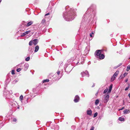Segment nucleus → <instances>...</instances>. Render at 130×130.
<instances>
[{
    "mask_svg": "<svg viewBox=\"0 0 130 130\" xmlns=\"http://www.w3.org/2000/svg\"><path fill=\"white\" fill-rule=\"evenodd\" d=\"M130 112V111L129 110H127V109H125L123 111V113L124 114H127L129 113Z\"/></svg>",
    "mask_w": 130,
    "mask_h": 130,
    "instance_id": "f8f14e48",
    "label": "nucleus"
},
{
    "mask_svg": "<svg viewBox=\"0 0 130 130\" xmlns=\"http://www.w3.org/2000/svg\"><path fill=\"white\" fill-rule=\"evenodd\" d=\"M101 118H102V117H101V116H100V117H99V118H100V119H101Z\"/></svg>",
    "mask_w": 130,
    "mask_h": 130,
    "instance_id": "bf43d9fd",
    "label": "nucleus"
},
{
    "mask_svg": "<svg viewBox=\"0 0 130 130\" xmlns=\"http://www.w3.org/2000/svg\"><path fill=\"white\" fill-rule=\"evenodd\" d=\"M128 96L129 97V98L130 99V93L128 94Z\"/></svg>",
    "mask_w": 130,
    "mask_h": 130,
    "instance_id": "5fc2aeb1",
    "label": "nucleus"
},
{
    "mask_svg": "<svg viewBox=\"0 0 130 130\" xmlns=\"http://www.w3.org/2000/svg\"><path fill=\"white\" fill-rule=\"evenodd\" d=\"M68 68V67H67L66 68V69H65V71H66V72H67L68 73H69V72L71 71L72 70V69L71 68L70 69V70L69 71H66V70H67V69Z\"/></svg>",
    "mask_w": 130,
    "mask_h": 130,
    "instance_id": "7c9ffc66",
    "label": "nucleus"
},
{
    "mask_svg": "<svg viewBox=\"0 0 130 130\" xmlns=\"http://www.w3.org/2000/svg\"><path fill=\"white\" fill-rule=\"evenodd\" d=\"M50 14V13H47L46 14H45V16H46L47 15H48Z\"/></svg>",
    "mask_w": 130,
    "mask_h": 130,
    "instance_id": "603ef678",
    "label": "nucleus"
},
{
    "mask_svg": "<svg viewBox=\"0 0 130 130\" xmlns=\"http://www.w3.org/2000/svg\"><path fill=\"white\" fill-rule=\"evenodd\" d=\"M128 80V79L127 78L125 80V81L126 82H127Z\"/></svg>",
    "mask_w": 130,
    "mask_h": 130,
    "instance_id": "864d4df0",
    "label": "nucleus"
},
{
    "mask_svg": "<svg viewBox=\"0 0 130 130\" xmlns=\"http://www.w3.org/2000/svg\"><path fill=\"white\" fill-rule=\"evenodd\" d=\"M78 63V62H77V64Z\"/></svg>",
    "mask_w": 130,
    "mask_h": 130,
    "instance_id": "0e129e2a",
    "label": "nucleus"
},
{
    "mask_svg": "<svg viewBox=\"0 0 130 130\" xmlns=\"http://www.w3.org/2000/svg\"><path fill=\"white\" fill-rule=\"evenodd\" d=\"M98 112H96L94 114L93 117L94 118H95V117H96L98 115Z\"/></svg>",
    "mask_w": 130,
    "mask_h": 130,
    "instance_id": "c756f323",
    "label": "nucleus"
},
{
    "mask_svg": "<svg viewBox=\"0 0 130 130\" xmlns=\"http://www.w3.org/2000/svg\"><path fill=\"white\" fill-rule=\"evenodd\" d=\"M129 70L127 68V69L126 70V71H127V72L128 71H129Z\"/></svg>",
    "mask_w": 130,
    "mask_h": 130,
    "instance_id": "4d7b16f0",
    "label": "nucleus"
},
{
    "mask_svg": "<svg viewBox=\"0 0 130 130\" xmlns=\"http://www.w3.org/2000/svg\"><path fill=\"white\" fill-rule=\"evenodd\" d=\"M79 100V97L78 95H76L74 100V101L75 103L78 102Z\"/></svg>",
    "mask_w": 130,
    "mask_h": 130,
    "instance_id": "423d86ee",
    "label": "nucleus"
},
{
    "mask_svg": "<svg viewBox=\"0 0 130 130\" xmlns=\"http://www.w3.org/2000/svg\"><path fill=\"white\" fill-rule=\"evenodd\" d=\"M109 96L108 93H107V95L105 97V99L104 101V102L105 103H106L108 101L109 98Z\"/></svg>",
    "mask_w": 130,
    "mask_h": 130,
    "instance_id": "39448f33",
    "label": "nucleus"
},
{
    "mask_svg": "<svg viewBox=\"0 0 130 130\" xmlns=\"http://www.w3.org/2000/svg\"><path fill=\"white\" fill-rule=\"evenodd\" d=\"M59 69H60V68H61V67H62V69H63V67H62V66L63 65V63L62 62H61L59 64ZM61 70H62V69Z\"/></svg>",
    "mask_w": 130,
    "mask_h": 130,
    "instance_id": "f3484780",
    "label": "nucleus"
},
{
    "mask_svg": "<svg viewBox=\"0 0 130 130\" xmlns=\"http://www.w3.org/2000/svg\"><path fill=\"white\" fill-rule=\"evenodd\" d=\"M19 108H20V107H19V106L18 107H17V108L18 109H19Z\"/></svg>",
    "mask_w": 130,
    "mask_h": 130,
    "instance_id": "052dcab7",
    "label": "nucleus"
},
{
    "mask_svg": "<svg viewBox=\"0 0 130 130\" xmlns=\"http://www.w3.org/2000/svg\"><path fill=\"white\" fill-rule=\"evenodd\" d=\"M45 24H43L41 25H40V24L39 25V27H43L45 26Z\"/></svg>",
    "mask_w": 130,
    "mask_h": 130,
    "instance_id": "2f4dec72",
    "label": "nucleus"
},
{
    "mask_svg": "<svg viewBox=\"0 0 130 130\" xmlns=\"http://www.w3.org/2000/svg\"><path fill=\"white\" fill-rule=\"evenodd\" d=\"M98 92H97L95 94V95H96L98 94Z\"/></svg>",
    "mask_w": 130,
    "mask_h": 130,
    "instance_id": "680f3d73",
    "label": "nucleus"
},
{
    "mask_svg": "<svg viewBox=\"0 0 130 130\" xmlns=\"http://www.w3.org/2000/svg\"><path fill=\"white\" fill-rule=\"evenodd\" d=\"M95 7V5L93 4L86 11V13L83 16V19H84L86 17H87V14L90 11L92 12L91 14V18H94L95 16V12L93 11V9H94Z\"/></svg>",
    "mask_w": 130,
    "mask_h": 130,
    "instance_id": "f03ea898",
    "label": "nucleus"
},
{
    "mask_svg": "<svg viewBox=\"0 0 130 130\" xmlns=\"http://www.w3.org/2000/svg\"><path fill=\"white\" fill-rule=\"evenodd\" d=\"M76 9L71 8L68 7H66V12L63 13V16L67 21L73 20L76 16Z\"/></svg>",
    "mask_w": 130,
    "mask_h": 130,
    "instance_id": "f257e3e1",
    "label": "nucleus"
},
{
    "mask_svg": "<svg viewBox=\"0 0 130 130\" xmlns=\"http://www.w3.org/2000/svg\"><path fill=\"white\" fill-rule=\"evenodd\" d=\"M17 121V120L16 118H14L13 120V121L14 122H16Z\"/></svg>",
    "mask_w": 130,
    "mask_h": 130,
    "instance_id": "de8ad7c7",
    "label": "nucleus"
},
{
    "mask_svg": "<svg viewBox=\"0 0 130 130\" xmlns=\"http://www.w3.org/2000/svg\"><path fill=\"white\" fill-rule=\"evenodd\" d=\"M118 120L121 121H124V119L123 118L120 117L118 118Z\"/></svg>",
    "mask_w": 130,
    "mask_h": 130,
    "instance_id": "aec40b11",
    "label": "nucleus"
},
{
    "mask_svg": "<svg viewBox=\"0 0 130 130\" xmlns=\"http://www.w3.org/2000/svg\"><path fill=\"white\" fill-rule=\"evenodd\" d=\"M10 81V79L9 78L7 79L5 81L6 84L7 85L8 84Z\"/></svg>",
    "mask_w": 130,
    "mask_h": 130,
    "instance_id": "a211bd4d",
    "label": "nucleus"
},
{
    "mask_svg": "<svg viewBox=\"0 0 130 130\" xmlns=\"http://www.w3.org/2000/svg\"><path fill=\"white\" fill-rule=\"evenodd\" d=\"M39 46L38 45H37L35 47V50L34 52H37L38 51V50L39 49Z\"/></svg>",
    "mask_w": 130,
    "mask_h": 130,
    "instance_id": "2eb2a0df",
    "label": "nucleus"
},
{
    "mask_svg": "<svg viewBox=\"0 0 130 130\" xmlns=\"http://www.w3.org/2000/svg\"><path fill=\"white\" fill-rule=\"evenodd\" d=\"M90 37H94V33L93 32H92L90 34Z\"/></svg>",
    "mask_w": 130,
    "mask_h": 130,
    "instance_id": "5701e85b",
    "label": "nucleus"
},
{
    "mask_svg": "<svg viewBox=\"0 0 130 130\" xmlns=\"http://www.w3.org/2000/svg\"><path fill=\"white\" fill-rule=\"evenodd\" d=\"M108 90V89H105L104 91L103 92V93L105 94L106 93Z\"/></svg>",
    "mask_w": 130,
    "mask_h": 130,
    "instance_id": "cd10ccee",
    "label": "nucleus"
},
{
    "mask_svg": "<svg viewBox=\"0 0 130 130\" xmlns=\"http://www.w3.org/2000/svg\"><path fill=\"white\" fill-rule=\"evenodd\" d=\"M81 74L82 75V77H83L84 76H87L88 77L89 76V75L88 72L87 71H85V72H83L81 73Z\"/></svg>",
    "mask_w": 130,
    "mask_h": 130,
    "instance_id": "7ed1b4c3",
    "label": "nucleus"
},
{
    "mask_svg": "<svg viewBox=\"0 0 130 130\" xmlns=\"http://www.w3.org/2000/svg\"><path fill=\"white\" fill-rule=\"evenodd\" d=\"M88 14H89V13H88Z\"/></svg>",
    "mask_w": 130,
    "mask_h": 130,
    "instance_id": "774afa93",
    "label": "nucleus"
},
{
    "mask_svg": "<svg viewBox=\"0 0 130 130\" xmlns=\"http://www.w3.org/2000/svg\"><path fill=\"white\" fill-rule=\"evenodd\" d=\"M94 127L93 126H92L91 127V128H90V130H94Z\"/></svg>",
    "mask_w": 130,
    "mask_h": 130,
    "instance_id": "37998d69",
    "label": "nucleus"
},
{
    "mask_svg": "<svg viewBox=\"0 0 130 130\" xmlns=\"http://www.w3.org/2000/svg\"><path fill=\"white\" fill-rule=\"evenodd\" d=\"M127 74H128L127 73L125 72L124 74L123 75L124 76V77H125L127 75Z\"/></svg>",
    "mask_w": 130,
    "mask_h": 130,
    "instance_id": "ea45409f",
    "label": "nucleus"
},
{
    "mask_svg": "<svg viewBox=\"0 0 130 130\" xmlns=\"http://www.w3.org/2000/svg\"><path fill=\"white\" fill-rule=\"evenodd\" d=\"M33 43L35 45L37 44L38 42V40L37 39H35L32 40Z\"/></svg>",
    "mask_w": 130,
    "mask_h": 130,
    "instance_id": "9b49d317",
    "label": "nucleus"
},
{
    "mask_svg": "<svg viewBox=\"0 0 130 130\" xmlns=\"http://www.w3.org/2000/svg\"><path fill=\"white\" fill-rule=\"evenodd\" d=\"M33 23V21H30L27 23L26 26L27 27H28L32 24Z\"/></svg>",
    "mask_w": 130,
    "mask_h": 130,
    "instance_id": "ddd939ff",
    "label": "nucleus"
},
{
    "mask_svg": "<svg viewBox=\"0 0 130 130\" xmlns=\"http://www.w3.org/2000/svg\"><path fill=\"white\" fill-rule=\"evenodd\" d=\"M71 128L72 129H75V126H72L71 127Z\"/></svg>",
    "mask_w": 130,
    "mask_h": 130,
    "instance_id": "09e8293b",
    "label": "nucleus"
},
{
    "mask_svg": "<svg viewBox=\"0 0 130 130\" xmlns=\"http://www.w3.org/2000/svg\"><path fill=\"white\" fill-rule=\"evenodd\" d=\"M30 32V31L29 30L25 32H24V33L26 35V34H28V33Z\"/></svg>",
    "mask_w": 130,
    "mask_h": 130,
    "instance_id": "c9c22d12",
    "label": "nucleus"
},
{
    "mask_svg": "<svg viewBox=\"0 0 130 130\" xmlns=\"http://www.w3.org/2000/svg\"><path fill=\"white\" fill-rule=\"evenodd\" d=\"M2 0H0V3L1 2Z\"/></svg>",
    "mask_w": 130,
    "mask_h": 130,
    "instance_id": "e2e57ef3",
    "label": "nucleus"
},
{
    "mask_svg": "<svg viewBox=\"0 0 130 130\" xmlns=\"http://www.w3.org/2000/svg\"><path fill=\"white\" fill-rule=\"evenodd\" d=\"M94 84H93V85L92 86V87H94Z\"/></svg>",
    "mask_w": 130,
    "mask_h": 130,
    "instance_id": "13d9d810",
    "label": "nucleus"
},
{
    "mask_svg": "<svg viewBox=\"0 0 130 130\" xmlns=\"http://www.w3.org/2000/svg\"><path fill=\"white\" fill-rule=\"evenodd\" d=\"M6 93H7V94H8V93H10V94H12V93H11L10 92H9V91H8L7 92H6ZM6 92H4V95H7V94H6Z\"/></svg>",
    "mask_w": 130,
    "mask_h": 130,
    "instance_id": "72a5a7b5",
    "label": "nucleus"
},
{
    "mask_svg": "<svg viewBox=\"0 0 130 130\" xmlns=\"http://www.w3.org/2000/svg\"><path fill=\"white\" fill-rule=\"evenodd\" d=\"M124 107H123L122 108H121V109H119L118 110L120 111V110H122L123 109H124Z\"/></svg>",
    "mask_w": 130,
    "mask_h": 130,
    "instance_id": "49530a36",
    "label": "nucleus"
},
{
    "mask_svg": "<svg viewBox=\"0 0 130 130\" xmlns=\"http://www.w3.org/2000/svg\"><path fill=\"white\" fill-rule=\"evenodd\" d=\"M24 71H26L28 69L29 67V64L28 63H25L24 65Z\"/></svg>",
    "mask_w": 130,
    "mask_h": 130,
    "instance_id": "9d476101",
    "label": "nucleus"
},
{
    "mask_svg": "<svg viewBox=\"0 0 130 130\" xmlns=\"http://www.w3.org/2000/svg\"><path fill=\"white\" fill-rule=\"evenodd\" d=\"M60 70L61 69H59L58 70L57 72V74L58 75H59L60 74Z\"/></svg>",
    "mask_w": 130,
    "mask_h": 130,
    "instance_id": "c85d7f7f",
    "label": "nucleus"
},
{
    "mask_svg": "<svg viewBox=\"0 0 130 130\" xmlns=\"http://www.w3.org/2000/svg\"><path fill=\"white\" fill-rule=\"evenodd\" d=\"M118 67V66H115V67H113V69H116Z\"/></svg>",
    "mask_w": 130,
    "mask_h": 130,
    "instance_id": "8fccbe9b",
    "label": "nucleus"
},
{
    "mask_svg": "<svg viewBox=\"0 0 130 130\" xmlns=\"http://www.w3.org/2000/svg\"><path fill=\"white\" fill-rule=\"evenodd\" d=\"M87 114L89 116H91L92 114V111L89 108L88 110L87 111Z\"/></svg>",
    "mask_w": 130,
    "mask_h": 130,
    "instance_id": "1a4fd4ad",
    "label": "nucleus"
},
{
    "mask_svg": "<svg viewBox=\"0 0 130 130\" xmlns=\"http://www.w3.org/2000/svg\"><path fill=\"white\" fill-rule=\"evenodd\" d=\"M112 87V85L111 84L109 87V89L108 91V92L110 93L111 92Z\"/></svg>",
    "mask_w": 130,
    "mask_h": 130,
    "instance_id": "dca6fc26",
    "label": "nucleus"
},
{
    "mask_svg": "<svg viewBox=\"0 0 130 130\" xmlns=\"http://www.w3.org/2000/svg\"><path fill=\"white\" fill-rule=\"evenodd\" d=\"M21 69L20 68L17 69V71L18 72H19L21 70Z\"/></svg>",
    "mask_w": 130,
    "mask_h": 130,
    "instance_id": "e433bc0d",
    "label": "nucleus"
},
{
    "mask_svg": "<svg viewBox=\"0 0 130 130\" xmlns=\"http://www.w3.org/2000/svg\"><path fill=\"white\" fill-rule=\"evenodd\" d=\"M129 88V87L128 86L127 87H126L125 89V91H127V90H128V89Z\"/></svg>",
    "mask_w": 130,
    "mask_h": 130,
    "instance_id": "c03bdc74",
    "label": "nucleus"
},
{
    "mask_svg": "<svg viewBox=\"0 0 130 130\" xmlns=\"http://www.w3.org/2000/svg\"><path fill=\"white\" fill-rule=\"evenodd\" d=\"M36 88H34L33 89V92H34L35 93H36Z\"/></svg>",
    "mask_w": 130,
    "mask_h": 130,
    "instance_id": "79ce46f5",
    "label": "nucleus"
},
{
    "mask_svg": "<svg viewBox=\"0 0 130 130\" xmlns=\"http://www.w3.org/2000/svg\"><path fill=\"white\" fill-rule=\"evenodd\" d=\"M127 69H128L130 70V65H128V66L127 67Z\"/></svg>",
    "mask_w": 130,
    "mask_h": 130,
    "instance_id": "a18cd8bd",
    "label": "nucleus"
},
{
    "mask_svg": "<svg viewBox=\"0 0 130 130\" xmlns=\"http://www.w3.org/2000/svg\"><path fill=\"white\" fill-rule=\"evenodd\" d=\"M25 33L24 32L21 35H20V36L21 37H23V36H25Z\"/></svg>",
    "mask_w": 130,
    "mask_h": 130,
    "instance_id": "473e14b6",
    "label": "nucleus"
},
{
    "mask_svg": "<svg viewBox=\"0 0 130 130\" xmlns=\"http://www.w3.org/2000/svg\"><path fill=\"white\" fill-rule=\"evenodd\" d=\"M34 48L31 47H29L28 49V53L29 54H31L33 52Z\"/></svg>",
    "mask_w": 130,
    "mask_h": 130,
    "instance_id": "0eeeda50",
    "label": "nucleus"
},
{
    "mask_svg": "<svg viewBox=\"0 0 130 130\" xmlns=\"http://www.w3.org/2000/svg\"><path fill=\"white\" fill-rule=\"evenodd\" d=\"M25 99V97L24 98V99Z\"/></svg>",
    "mask_w": 130,
    "mask_h": 130,
    "instance_id": "338daca9",
    "label": "nucleus"
},
{
    "mask_svg": "<svg viewBox=\"0 0 130 130\" xmlns=\"http://www.w3.org/2000/svg\"><path fill=\"white\" fill-rule=\"evenodd\" d=\"M30 57H27L25 59V60L26 61H28L29 59H30Z\"/></svg>",
    "mask_w": 130,
    "mask_h": 130,
    "instance_id": "f704fd0d",
    "label": "nucleus"
},
{
    "mask_svg": "<svg viewBox=\"0 0 130 130\" xmlns=\"http://www.w3.org/2000/svg\"><path fill=\"white\" fill-rule=\"evenodd\" d=\"M119 73V71H117L113 75V76L116 78L118 74Z\"/></svg>",
    "mask_w": 130,
    "mask_h": 130,
    "instance_id": "4468645a",
    "label": "nucleus"
},
{
    "mask_svg": "<svg viewBox=\"0 0 130 130\" xmlns=\"http://www.w3.org/2000/svg\"><path fill=\"white\" fill-rule=\"evenodd\" d=\"M11 74L12 75H14L15 74L14 70H12L11 71Z\"/></svg>",
    "mask_w": 130,
    "mask_h": 130,
    "instance_id": "58836bf2",
    "label": "nucleus"
},
{
    "mask_svg": "<svg viewBox=\"0 0 130 130\" xmlns=\"http://www.w3.org/2000/svg\"><path fill=\"white\" fill-rule=\"evenodd\" d=\"M121 65H122V63H120L118 65H117L118 67H119Z\"/></svg>",
    "mask_w": 130,
    "mask_h": 130,
    "instance_id": "3c124183",
    "label": "nucleus"
},
{
    "mask_svg": "<svg viewBox=\"0 0 130 130\" xmlns=\"http://www.w3.org/2000/svg\"><path fill=\"white\" fill-rule=\"evenodd\" d=\"M49 81V80L48 79H46L43 80V83L47 82Z\"/></svg>",
    "mask_w": 130,
    "mask_h": 130,
    "instance_id": "bb28decb",
    "label": "nucleus"
},
{
    "mask_svg": "<svg viewBox=\"0 0 130 130\" xmlns=\"http://www.w3.org/2000/svg\"><path fill=\"white\" fill-rule=\"evenodd\" d=\"M20 100L22 102V100L23 99V96L22 95H21L20 97Z\"/></svg>",
    "mask_w": 130,
    "mask_h": 130,
    "instance_id": "4be33fe9",
    "label": "nucleus"
},
{
    "mask_svg": "<svg viewBox=\"0 0 130 130\" xmlns=\"http://www.w3.org/2000/svg\"><path fill=\"white\" fill-rule=\"evenodd\" d=\"M18 82V80L16 79L14 80L12 82V83L13 84H15L16 83Z\"/></svg>",
    "mask_w": 130,
    "mask_h": 130,
    "instance_id": "393cba45",
    "label": "nucleus"
},
{
    "mask_svg": "<svg viewBox=\"0 0 130 130\" xmlns=\"http://www.w3.org/2000/svg\"><path fill=\"white\" fill-rule=\"evenodd\" d=\"M129 59H130V57H129Z\"/></svg>",
    "mask_w": 130,
    "mask_h": 130,
    "instance_id": "69168bd1",
    "label": "nucleus"
},
{
    "mask_svg": "<svg viewBox=\"0 0 130 130\" xmlns=\"http://www.w3.org/2000/svg\"><path fill=\"white\" fill-rule=\"evenodd\" d=\"M97 108L98 109H100V107L99 106H97Z\"/></svg>",
    "mask_w": 130,
    "mask_h": 130,
    "instance_id": "6e6d98bb",
    "label": "nucleus"
},
{
    "mask_svg": "<svg viewBox=\"0 0 130 130\" xmlns=\"http://www.w3.org/2000/svg\"><path fill=\"white\" fill-rule=\"evenodd\" d=\"M102 50H97L94 53L95 56L97 58L99 55H100L102 53Z\"/></svg>",
    "mask_w": 130,
    "mask_h": 130,
    "instance_id": "20e7f679",
    "label": "nucleus"
},
{
    "mask_svg": "<svg viewBox=\"0 0 130 130\" xmlns=\"http://www.w3.org/2000/svg\"><path fill=\"white\" fill-rule=\"evenodd\" d=\"M28 99V98H27L26 99V101H25V102H24V103L25 104H26L28 102L27 101V100Z\"/></svg>",
    "mask_w": 130,
    "mask_h": 130,
    "instance_id": "a19ab883",
    "label": "nucleus"
},
{
    "mask_svg": "<svg viewBox=\"0 0 130 130\" xmlns=\"http://www.w3.org/2000/svg\"><path fill=\"white\" fill-rule=\"evenodd\" d=\"M32 43H33V41H32L31 40L29 42V44L30 46H31Z\"/></svg>",
    "mask_w": 130,
    "mask_h": 130,
    "instance_id": "a878e982",
    "label": "nucleus"
},
{
    "mask_svg": "<svg viewBox=\"0 0 130 130\" xmlns=\"http://www.w3.org/2000/svg\"><path fill=\"white\" fill-rule=\"evenodd\" d=\"M116 78L113 76L112 77L111 79V81L113 82L115 79Z\"/></svg>",
    "mask_w": 130,
    "mask_h": 130,
    "instance_id": "b1692460",
    "label": "nucleus"
},
{
    "mask_svg": "<svg viewBox=\"0 0 130 130\" xmlns=\"http://www.w3.org/2000/svg\"><path fill=\"white\" fill-rule=\"evenodd\" d=\"M124 77V76L123 75H121L119 77V78L121 79L123 78Z\"/></svg>",
    "mask_w": 130,
    "mask_h": 130,
    "instance_id": "4c0bfd02",
    "label": "nucleus"
},
{
    "mask_svg": "<svg viewBox=\"0 0 130 130\" xmlns=\"http://www.w3.org/2000/svg\"><path fill=\"white\" fill-rule=\"evenodd\" d=\"M105 57V55L102 54H101L100 55H99L97 58L101 60H102L104 59Z\"/></svg>",
    "mask_w": 130,
    "mask_h": 130,
    "instance_id": "6e6552de",
    "label": "nucleus"
},
{
    "mask_svg": "<svg viewBox=\"0 0 130 130\" xmlns=\"http://www.w3.org/2000/svg\"><path fill=\"white\" fill-rule=\"evenodd\" d=\"M99 100L98 99H97L96 100L95 102V105L96 106L99 103Z\"/></svg>",
    "mask_w": 130,
    "mask_h": 130,
    "instance_id": "6ab92c4d",
    "label": "nucleus"
},
{
    "mask_svg": "<svg viewBox=\"0 0 130 130\" xmlns=\"http://www.w3.org/2000/svg\"><path fill=\"white\" fill-rule=\"evenodd\" d=\"M45 19H43L41 22V23H40V25H41V24H45Z\"/></svg>",
    "mask_w": 130,
    "mask_h": 130,
    "instance_id": "412c9836",
    "label": "nucleus"
}]
</instances>
